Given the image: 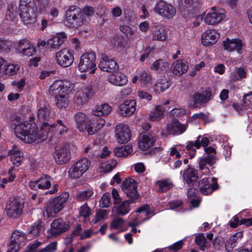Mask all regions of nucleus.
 <instances>
[{
	"instance_id": "6e6d98bb",
	"label": "nucleus",
	"mask_w": 252,
	"mask_h": 252,
	"mask_svg": "<svg viewBox=\"0 0 252 252\" xmlns=\"http://www.w3.org/2000/svg\"><path fill=\"white\" fill-rule=\"evenodd\" d=\"M32 44L27 39H23L18 41L16 46V51L21 54L24 50L28 48Z\"/></svg>"
},
{
	"instance_id": "bf43d9fd",
	"label": "nucleus",
	"mask_w": 252,
	"mask_h": 252,
	"mask_svg": "<svg viewBox=\"0 0 252 252\" xmlns=\"http://www.w3.org/2000/svg\"><path fill=\"white\" fill-rule=\"evenodd\" d=\"M91 214V210L87 203H85L80 207L79 215L84 219L89 217Z\"/></svg>"
},
{
	"instance_id": "dca6fc26",
	"label": "nucleus",
	"mask_w": 252,
	"mask_h": 252,
	"mask_svg": "<svg viewBox=\"0 0 252 252\" xmlns=\"http://www.w3.org/2000/svg\"><path fill=\"white\" fill-rule=\"evenodd\" d=\"M115 135L119 143H126L130 139L131 131L127 125L119 124L116 126Z\"/></svg>"
},
{
	"instance_id": "f8f14e48",
	"label": "nucleus",
	"mask_w": 252,
	"mask_h": 252,
	"mask_svg": "<svg viewBox=\"0 0 252 252\" xmlns=\"http://www.w3.org/2000/svg\"><path fill=\"white\" fill-rule=\"evenodd\" d=\"M122 189L126 196L134 202L139 198V194L137 192V183L131 178H127L123 182Z\"/></svg>"
},
{
	"instance_id": "79ce46f5",
	"label": "nucleus",
	"mask_w": 252,
	"mask_h": 252,
	"mask_svg": "<svg viewBox=\"0 0 252 252\" xmlns=\"http://www.w3.org/2000/svg\"><path fill=\"white\" fill-rule=\"evenodd\" d=\"M68 94L58 93L55 98L56 104L60 108H65L69 104Z\"/></svg>"
},
{
	"instance_id": "2eb2a0df",
	"label": "nucleus",
	"mask_w": 252,
	"mask_h": 252,
	"mask_svg": "<svg viewBox=\"0 0 252 252\" xmlns=\"http://www.w3.org/2000/svg\"><path fill=\"white\" fill-rule=\"evenodd\" d=\"M26 238V235L22 232L17 230L14 231L12 234L7 252H17L20 245L25 241Z\"/></svg>"
},
{
	"instance_id": "8fccbe9b",
	"label": "nucleus",
	"mask_w": 252,
	"mask_h": 252,
	"mask_svg": "<svg viewBox=\"0 0 252 252\" xmlns=\"http://www.w3.org/2000/svg\"><path fill=\"white\" fill-rule=\"evenodd\" d=\"M20 69V66L13 63H8L3 67L2 72L7 75H14L17 73Z\"/></svg>"
},
{
	"instance_id": "0e129e2a",
	"label": "nucleus",
	"mask_w": 252,
	"mask_h": 252,
	"mask_svg": "<svg viewBox=\"0 0 252 252\" xmlns=\"http://www.w3.org/2000/svg\"><path fill=\"white\" fill-rule=\"evenodd\" d=\"M120 30L129 38L132 37L134 33V30L126 25H121L120 27Z\"/></svg>"
},
{
	"instance_id": "f3484780",
	"label": "nucleus",
	"mask_w": 252,
	"mask_h": 252,
	"mask_svg": "<svg viewBox=\"0 0 252 252\" xmlns=\"http://www.w3.org/2000/svg\"><path fill=\"white\" fill-rule=\"evenodd\" d=\"M136 102L133 99L124 101L120 104L118 110V114L121 117H129L132 115L136 110Z\"/></svg>"
},
{
	"instance_id": "f03ea898",
	"label": "nucleus",
	"mask_w": 252,
	"mask_h": 252,
	"mask_svg": "<svg viewBox=\"0 0 252 252\" xmlns=\"http://www.w3.org/2000/svg\"><path fill=\"white\" fill-rule=\"evenodd\" d=\"M63 23L67 27L76 29L87 25L88 20L84 15L82 9L77 5H71L64 11Z\"/></svg>"
},
{
	"instance_id": "393cba45",
	"label": "nucleus",
	"mask_w": 252,
	"mask_h": 252,
	"mask_svg": "<svg viewBox=\"0 0 252 252\" xmlns=\"http://www.w3.org/2000/svg\"><path fill=\"white\" fill-rule=\"evenodd\" d=\"M155 140L152 134L146 133L143 134L139 137L138 145L142 151H147L154 145Z\"/></svg>"
},
{
	"instance_id": "c85d7f7f",
	"label": "nucleus",
	"mask_w": 252,
	"mask_h": 252,
	"mask_svg": "<svg viewBox=\"0 0 252 252\" xmlns=\"http://www.w3.org/2000/svg\"><path fill=\"white\" fill-rule=\"evenodd\" d=\"M167 38L168 33L164 26L161 25L156 26L152 32L153 40L163 42Z\"/></svg>"
},
{
	"instance_id": "f257e3e1",
	"label": "nucleus",
	"mask_w": 252,
	"mask_h": 252,
	"mask_svg": "<svg viewBox=\"0 0 252 252\" xmlns=\"http://www.w3.org/2000/svg\"><path fill=\"white\" fill-rule=\"evenodd\" d=\"M13 126L15 134L21 140L26 143L38 142V127L33 119L17 117Z\"/></svg>"
},
{
	"instance_id": "4be33fe9",
	"label": "nucleus",
	"mask_w": 252,
	"mask_h": 252,
	"mask_svg": "<svg viewBox=\"0 0 252 252\" xmlns=\"http://www.w3.org/2000/svg\"><path fill=\"white\" fill-rule=\"evenodd\" d=\"M69 228V225L66 224L62 220H55L51 224V228L50 229L51 236L56 237L61 233L65 232Z\"/></svg>"
},
{
	"instance_id": "ea45409f",
	"label": "nucleus",
	"mask_w": 252,
	"mask_h": 252,
	"mask_svg": "<svg viewBox=\"0 0 252 252\" xmlns=\"http://www.w3.org/2000/svg\"><path fill=\"white\" fill-rule=\"evenodd\" d=\"M201 137V135H199L198 139L194 142L188 141L186 143V149L189 151L192 152V153L189 154L190 158H192L194 157L196 153V150L199 149L201 147V144L200 142V138Z\"/></svg>"
},
{
	"instance_id": "c9c22d12",
	"label": "nucleus",
	"mask_w": 252,
	"mask_h": 252,
	"mask_svg": "<svg viewBox=\"0 0 252 252\" xmlns=\"http://www.w3.org/2000/svg\"><path fill=\"white\" fill-rule=\"evenodd\" d=\"M51 111L47 104L42 103L40 104L37 111V118L40 120H47L50 118Z\"/></svg>"
},
{
	"instance_id": "7c9ffc66",
	"label": "nucleus",
	"mask_w": 252,
	"mask_h": 252,
	"mask_svg": "<svg viewBox=\"0 0 252 252\" xmlns=\"http://www.w3.org/2000/svg\"><path fill=\"white\" fill-rule=\"evenodd\" d=\"M9 155L14 165L19 166L21 164L24 159V155L17 146L14 145L12 147V149L9 151Z\"/></svg>"
},
{
	"instance_id": "cd10ccee",
	"label": "nucleus",
	"mask_w": 252,
	"mask_h": 252,
	"mask_svg": "<svg viewBox=\"0 0 252 252\" xmlns=\"http://www.w3.org/2000/svg\"><path fill=\"white\" fill-rule=\"evenodd\" d=\"M216 158L215 156L208 155L204 158H200L199 160V168L202 171V173L205 175H209L211 173L210 169L206 165L211 166L216 162Z\"/></svg>"
},
{
	"instance_id": "b1692460",
	"label": "nucleus",
	"mask_w": 252,
	"mask_h": 252,
	"mask_svg": "<svg viewBox=\"0 0 252 252\" xmlns=\"http://www.w3.org/2000/svg\"><path fill=\"white\" fill-rule=\"evenodd\" d=\"M108 75V81L116 86H123L125 85L128 80L126 76L121 72L118 71V69Z\"/></svg>"
},
{
	"instance_id": "72a5a7b5",
	"label": "nucleus",
	"mask_w": 252,
	"mask_h": 252,
	"mask_svg": "<svg viewBox=\"0 0 252 252\" xmlns=\"http://www.w3.org/2000/svg\"><path fill=\"white\" fill-rule=\"evenodd\" d=\"M129 200H126L122 202L120 204L117 206H115L113 208L115 210L116 213L118 215L124 216L128 214L131 210V207L130 204L133 203L135 202L134 201Z\"/></svg>"
},
{
	"instance_id": "423d86ee",
	"label": "nucleus",
	"mask_w": 252,
	"mask_h": 252,
	"mask_svg": "<svg viewBox=\"0 0 252 252\" xmlns=\"http://www.w3.org/2000/svg\"><path fill=\"white\" fill-rule=\"evenodd\" d=\"M23 208L24 202L22 199L11 198L6 204L5 212L9 218H17L22 215Z\"/></svg>"
},
{
	"instance_id": "6ab92c4d",
	"label": "nucleus",
	"mask_w": 252,
	"mask_h": 252,
	"mask_svg": "<svg viewBox=\"0 0 252 252\" xmlns=\"http://www.w3.org/2000/svg\"><path fill=\"white\" fill-rule=\"evenodd\" d=\"M98 67L103 71L110 73L115 71L119 68L115 60L106 56H103L101 58Z\"/></svg>"
},
{
	"instance_id": "0eeeda50",
	"label": "nucleus",
	"mask_w": 252,
	"mask_h": 252,
	"mask_svg": "<svg viewBox=\"0 0 252 252\" xmlns=\"http://www.w3.org/2000/svg\"><path fill=\"white\" fill-rule=\"evenodd\" d=\"M74 54L72 51L68 48H63L55 54V60L56 63L62 67L71 66L74 62Z\"/></svg>"
},
{
	"instance_id": "aec40b11",
	"label": "nucleus",
	"mask_w": 252,
	"mask_h": 252,
	"mask_svg": "<svg viewBox=\"0 0 252 252\" xmlns=\"http://www.w3.org/2000/svg\"><path fill=\"white\" fill-rule=\"evenodd\" d=\"M186 124L180 123L177 120H173L169 122L166 125V130L170 135H180L184 133L187 129Z\"/></svg>"
},
{
	"instance_id": "a211bd4d",
	"label": "nucleus",
	"mask_w": 252,
	"mask_h": 252,
	"mask_svg": "<svg viewBox=\"0 0 252 252\" xmlns=\"http://www.w3.org/2000/svg\"><path fill=\"white\" fill-rule=\"evenodd\" d=\"M73 88V84L66 79L56 80L50 86L51 91H57L58 93L67 94L68 95L69 92Z\"/></svg>"
},
{
	"instance_id": "680f3d73",
	"label": "nucleus",
	"mask_w": 252,
	"mask_h": 252,
	"mask_svg": "<svg viewBox=\"0 0 252 252\" xmlns=\"http://www.w3.org/2000/svg\"><path fill=\"white\" fill-rule=\"evenodd\" d=\"M124 222L122 218H118L113 220L110 225V229L117 230L121 228Z\"/></svg>"
},
{
	"instance_id": "4d7b16f0",
	"label": "nucleus",
	"mask_w": 252,
	"mask_h": 252,
	"mask_svg": "<svg viewBox=\"0 0 252 252\" xmlns=\"http://www.w3.org/2000/svg\"><path fill=\"white\" fill-rule=\"evenodd\" d=\"M108 214V211L106 210H100L96 213L92 221L94 223L96 224L97 222L104 220Z\"/></svg>"
},
{
	"instance_id": "603ef678",
	"label": "nucleus",
	"mask_w": 252,
	"mask_h": 252,
	"mask_svg": "<svg viewBox=\"0 0 252 252\" xmlns=\"http://www.w3.org/2000/svg\"><path fill=\"white\" fill-rule=\"evenodd\" d=\"M135 213H142L144 214L145 216L147 217L146 218H148L149 219V216H153L154 215V210L153 208L150 207L149 205L145 204L137 209Z\"/></svg>"
},
{
	"instance_id": "a18cd8bd",
	"label": "nucleus",
	"mask_w": 252,
	"mask_h": 252,
	"mask_svg": "<svg viewBox=\"0 0 252 252\" xmlns=\"http://www.w3.org/2000/svg\"><path fill=\"white\" fill-rule=\"evenodd\" d=\"M90 96L89 93H87L86 90L79 91L76 94L75 101L78 105H82L89 100Z\"/></svg>"
},
{
	"instance_id": "49530a36",
	"label": "nucleus",
	"mask_w": 252,
	"mask_h": 252,
	"mask_svg": "<svg viewBox=\"0 0 252 252\" xmlns=\"http://www.w3.org/2000/svg\"><path fill=\"white\" fill-rule=\"evenodd\" d=\"M94 195L92 189H87L78 192L75 195V199L78 201H83L90 199Z\"/></svg>"
},
{
	"instance_id": "473e14b6",
	"label": "nucleus",
	"mask_w": 252,
	"mask_h": 252,
	"mask_svg": "<svg viewBox=\"0 0 252 252\" xmlns=\"http://www.w3.org/2000/svg\"><path fill=\"white\" fill-rule=\"evenodd\" d=\"M112 110V108L107 103H102L96 105L93 109V114L97 116H105L108 115Z\"/></svg>"
},
{
	"instance_id": "09e8293b",
	"label": "nucleus",
	"mask_w": 252,
	"mask_h": 252,
	"mask_svg": "<svg viewBox=\"0 0 252 252\" xmlns=\"http://www.w3.org/2000/svg\"><path fill=\"white\" fill-rule=\"evenodd\" d=\"M38 188L39 189H47L51 185V178L46 175L41 176L38 180Z\"/></svg>"
},
{
	"instance_id": "13d9d810",
	"label": "nucleus",
	"mask_w": 252,
	"mask_h": 252,
	"mask_svg": "<svg viewBox=\"0 0 252 252\" xmlns=\"http://www.w3.org/2000/svg\"><path fill=\"white\" fill-rule=\"evenodd\" d=\"M195 242L196 244L198 246L201 250L204 251L206 247V239L203 234H199L196 236L195 238Z\"/></svg>"
},
{
	"instance_id": "864d4df0",
	"label": "nucleus",
	"mask_w": 252,
	"mask_h": 252,
	"mask_svg": "<svg viewBox=\"0 0 252 252\" xmlns=\"http://www.w3.org/2000/svg\"><path fill=\"white\" fill-rule=\"evenodd\" d=\"M117 164V162L116 160L111 159L108 160L101 165L102 171L103 172H109L116 166Z\"/></svg>"
},
{
	"instance_id": "39448f33",
	"label": "nucleus",
	"mask_w": 252,
	"mask_h": 252,
	"mask_svg": "<svg viewBox=\"0 0 252 252\" xmlns=\"http://www.w3.org/2000/svg\"><path fill=\"white\" fill-rule=\"evenodd\" d=\"M91 165L87 158H82L75 162L68 170L69 177L73 179L79 178L89 169Z\"/></svg>"
},
{
	"instance_id": "a19ab883",
	"label": "nucleus",
	"mask_w": 252,
	"mask_h": 252,
	"mask_svg": "<svg viewBox=\"0 0 252 252\" xmlns=\"http://www.w3.org/2000/svg\"><path fill=\"white\" fill-rule=\"evenodd\" d=\"M183 177L187 183L189 185L196 181L197 177V171L193 169L189 168L184 172Z\"/></svg>"
},
{
	"instance_id": "bb28decb",
	"label": "nucleus",
	"mask_w": 252,
	"mask_h": 252,
	"mask_svg": "<svg viewBox=\"0 0 252 252\" xmlns=\"http://www.w3.org/2000/svg\"><path fill=\"white\" fill-rule=\"evenodd\" d=\"M105 121L103 118L97 119L95 121L91 119L86 126V131L89 135H94L100 130L105 125Z\"/></svg>"
},
{
	"instance_id": "3c124183",
	"label": "nucleus",
	"mask_w": 252,
	"mask_h": 252,
	"mask_svg": "<svg viewBox=\"0 0 252 252\" xmlns=\"http://www.w3.org/2000/svg\"><path fill=\"white\" fill-rule=\"evenodd\" d=\"M156 184L159 187V191L163 192L171 189L173 184L169 179H165L158 181Z\"/></svg>"
},
{
	"instance_id": "f704fd0d",
	"label": "nucleus",
	"mask_w": 252,
	"mask_h": 252,
	"mask_svg": "<svg viewBox=\"0 0 252 252\" xmlns=\"http://www.w3.org/2000/svg\"><path fill=\"white\" fill-rule=\"evenodd\" d=\"M170 86L167 78L165 77L158 79L154 86V91L156 94H160L166 90Z\"/></svg>"
},
{
	"instance_id": "de8ad7c7",
	"label": "nucleus",
	"mask_w": 252,
	"mask_h": 252,
	"mask_svg": "<svg viewBox=\"0 0 252 252\" xmlns=\"http://www.w3.org/2000/svg\"><path fill=\"white\" fill-rule=\"evenodd\" d=\"M170 66V63L167 60L159 59L155 62L151 69L155 70H163Z\"/></svg>"
},
{
	"instance_id": "052dcab7",
	"label": "nucleus",
	"mask_w": 252,
	"mask_h": 252,
	"mask_svg": "<svg viewBox=\"0 0 252 252\" xmlns=\"http://www.w3.org/2000/svg\"><path fill=\"white\" fill-rule=\"evenodd\" d=\"M110 205V196L109 193L103 194L99 201V206L102 208H107Z\"/></svg>"
},
{
	"instance_id": "ddd939ff",
	"label": "nucleus",
	"mask_w": 252,
	"mask_h": 252,
	"mask_svg": "<svg viewBox=\"0 0 252 252\" xmlns=\"http://www.w3.org/2000/svg\"><path fill=\"white\" fill-rule=\"evenodd\" d=\"M19 16L25 25H32L36 21L37 13L34 7L19 9Z\"/></svg>"
},
{
	"instance_id": "4468645a",
	"label": "nucleus",
	"mask_w": 252,
	"mask_h": 252,
	"mask_svg": "<svg viewBox=\"0 0 252 252\" xmlns=\"http://www.w3.org/2000/svg\"><path fill=\"white\" fill-rule=\"evenodd\" d=\"M212 92L209 88L206 89L201 93L196 92L191 97L192 106L196 107L207 103L211 98Z\"/></svg>"
},
{
	"instance_id": "9b49d317",
	"label": "nucleus",
	"mask_w": 252,
	"mask_h": 252,
	"mask_svg": "<svg viewBox=\"0 0 252 252\" xmlns=\"http://www.w3.org/2000/svg\"><path fill=\"white\" fill-rule=\"evenodd\" d=\"M222 48L228 52H236L240 54L244 47V43L239 38H226L222 42Z\"/></svg>"
},
{
	"instance_id": "20e7f679",
	"label": "nucleus",
	"mask_w": 252,
	"mask_h": 252,
	"mask_svg": "<svg viewBox=\"0 0 252 252\" xmlns=\"http://www.w3.org/2000/svg\"><path fill=\"white\" fill-rule=\"evenodd\" d=\"M96 55L94 53H84L80 58L78 69L81 72L88 71L94 73L96 69Z\"/></svg>"
},
{
	"instance_id": "58836bf2",
	"label": "nucleus",
	"mask_w": 252,
	"mask_h": 252,
	"mask_svg": "<svg viewBox=\"0 0 252 252\" xmlns=\"http://www.w3.org/2000/svg\"><path fill=\"white\" fill-rule=\"evenodd\" d=\"M139 77L141 87H147L151 84L152 77L150 73L142 70L139 73Z\"/></svg>"
},
{
	"instance_id": "37998d69",
	"label": "nucleus",
	"mask_w": 252,
	"mask_h": 252,
	"mask_svg": "<svg viewBox=\"0 0 252 252\" xmlns=\"http://www.w3.org/2000/svg\"><path fill=\"white\" fill-rule=\"evenodd\" d=\"M132 152V146L129 145L122 146L114 149L115 155L118 157H126L129 155Z\"/></svg>"
},
{
	"instance_id": "1a4fd4ad",
	"label": "nucleus",
	"mask_w": 252,
	"mask_h": 252,
	"mask_svg": "<svg viewBox=\"0 0 252 252\" xmlns=\"http://www.w3.org/2000/svg\"><path fill=\"white\" fill-rule=\"evenodd\" d=\"M71 158V153L67 146H57L55 148L54 158L55 162L59 164H63L69 162Z\"/></svg>"
},
{
	"instance_id": "6e6552de",
	"label": "nucleus",
	"mask_w": 252,
	"mask_h": 252,
	"mask_svg": "<svg viewBox=\"0 0 252 252\" xmlns=\"http://www.w3.org/2000/svg\"><path fill=\"white\" fill-rule=\"evenodd\" d=\"M155 12L167 19L173 17L176 14V8L170 3L163 0H158L154 8Z\"/></svg>"
},
{
	"instance_id": "2f4dec72",
	"label": "nucleus",
	"mask_w": 252,
	"mask_h": 252,
	"mask_svg": "<svg viewBox=\"0 0 252 252\" xmlns=\"http://www.w3.org/2000/svg\"><path fill=\"white\" fill-rule=\"evenodd\" d=\"M65 34L64 32L57 33L47 41V48H57L64 42Z\"/></svg>"
},
{
	"instance_id": "5fc2aeb1",
	"label": "nucleus",
	"mask_w": 252,
	"mask_h": 252,
	"mask_svg": "<svg viewBox=\"0 0 252 252\" xmlns=\"http://www.w3.org/2000/svg\"><path fill=\"white\" fill-rule=\"evenodd\" d=\"M219 188V185L217 182H214L211 185L199 187L200 192L204 194L207 195L211 193L213 191Z\"/></svg>"
},
{
	"instance_id": "c03bdc74",
	"label": "nucleus",
	"mask_w": 252,
	"mask_h": 252,
	"mask_svg": "<svg viewBox=\"0 0 252 252\" xmlns=\"http://www.w3.org/2000/svg\"><path fill=\"white\" fill-rule=\"evenodd\" d=\"M247 76V71L243 67H237L230 74V78L233 81H238L245 78Z\"/></svg>"
},
{
	"instance_id": "4c0bfd02",
	"label": "nucleus",
	"mask_w": 252,
	"mask_h": 252,
	"mask_svg": "<svg viewBox=\"0 0 252 252\" xmlns=\"http://www.w3.org/2000/svg\"><path fill=\"white\" fill-rule=\"evenodd\" d=\"M243 236V233L241 231L237 232L231 235L225 243L226 249L228 251H231L234 247L237 241L241 239Z\"/></svg>"
},
{
	"instance_id": "e433bc0d",
	"label": "nucleus",
	"mask_w": 252,
	"mask_h": 252,
	"mask_svg": "<svg viewBox=\"0 0 252 252\" xmlns=\"http://www.w3.org/2000/svg\"><path fill=\"white\" fill-rule=\"evenodd\" d=\"M164 109L161 105L155 107L154 109L151 111L149 115V119L151 121L158 122L164 116Z\"/></svg>"
},
{
	"instance_id": "774afa93",
	"label": "nucleus",
	"mask_w": 252,
	"mask_h": 252,
	"mask_svg": "<svg viewBox=\"0 0 252 252\" xmlns=\"http://www.w3.org/2000/svg\"><path fill=\"white\" fill-rule=\"evenodd\" d=\"M42 230L41 222L38 221L37 223L33 225L30 230V232L34 236H38Z\"/></svg>"
},
{
	"instance_id": "e2e57ef3",
	"label": "nucleus",
	"mask_w": 252,
	"mask_h": 252,
	"mask_svg": "<svg viewBox=\"0 0 252 252\" xmlns=\"http://www.w3.org/2000/svg\"><path fill=\"white\" fill-rule=\"evenodd\" d=\"M57 123L56 128H57L59 131V135H62L68 132V129L62 120L60 119L58 120Z\"/></svg>"
},
{
	"instance_id": "5701e85b",
	"label": "nucleus",
	"mask_w": 252,
	"mask_h": 252,
	"mask_svg": "<svg viewBox=\"0 0 252 252\" xmlns=\"http://www.w3.org/2000/svg\"><path fill=\"white\" fill-rule=\"evenodd\" d=\"M56 128L55 124H49L43 122L40 126V130L38 129V142L46 140L48 136L53 135V130Z\"/></svg>"
},
{
	"instance_id": "338daca9",
	"label": "nucleus",
	"mask_w": 252,
	"mask_h": 252,
	"mask_svg": "<svg viewBox=\"0 0 252 252\" xmlns=\"http://www.w3.org/2000/svg\"><path fill=\"white\" fill-rule=\"evenodd\" d=\"M181 145H173L170 148V155L171 156H175L176 158L181 157Z\"/></svg>"
},
{
	"instance_id": "a878e982",
	"label": "nucleus",
	"mask_w": 252,
	"mask_h": 252,
	"mask_svg": "<svg viewBox=\"0 0 252 252\" xmlns=\"http://www.w3.org/2000/svg\"><path fill=\"white\" fill-rule=\"evenodd\" d=\"M90 117L82 112H79L75 115V121L77 129L80 132H84L86 126L91 120Z\"/></svg>"
},
{
	"instance_id": "7ed1b4c3",
	"label": "nucleus",
	"mask_w": 252,
	"mask_h": 252,
	"mask_svg": "<svg viewBox=\"0 0 252 252\" xmlns=\"http://www.w3.org/2000/svg\"><path fill=\"white\" fill-rule=\"evenodd\" d=\"M68 197L69 193L65 192L50 201L46 208L47 217H53L57 213L60 212L63 208Z\"/></svg>"
},
{
	"instance_id": "412c9836",
	"label": "nucleus",
	"mask_w": 252,
	"mask_h": 252,
	"mask_svg": "<svg viewBox=\"0 0 252 252\" xmlns=\"http://www.w3.org/2000/svg\"><path fill=\"white\" fill-rule=\"evenodd\" d=\"M225 17V13L222 10L209 12L204 18L205 23L208 25H216L220 23Z\"/></svg>"
},
{
	"instance_id": "9d476101",
	"label": "nucleus",
	"mask_w": 252,
	"mask_h": 252,
	"mask_svg": "<svg viewBox=\"0 0 252 252\" xmlns=\"http://www.w3.org/2000/svg\"><path fill=\"white\" fill-rule=\"evenodd\" d=\"M220 37V33L217 29H208L201 34V43L205 47H211L216 44Z\"/></svg>"
},
{
	"instance_id": "c756f323",
	"label": "nucleus",
	"mask_w": 252,
	"mask_h": 252,
	"mask_svg": "<svg viewBox=\"0 0 252 252\" xmlns=\"http://www.w3.org/2000/svg\"><path fill=\"white\" fill-rule=\"evenodd\" d=\"M189 66L185 60H178L171 66L172 72L176 75H181L187 71Z\"/></svg>"
},
{
	"instance_id": "69168bd1",
	"label": "nucleus",
	"mask_w": 252,
	"mask_h": 252,
	"mask_svg": "<svg viewBox=\"0 0 252 252\" xmlns=\"http://www.w3.org/2000/svg\"><path fill=\"white\" fill-rule=\"evenodd\" d=\"M82 12L84 15L88 20L89 22L90 21V17L94 14L95 10L92 7L86 6L83 8L82 9Z\"/></svg>"
}]
</instances>
